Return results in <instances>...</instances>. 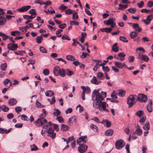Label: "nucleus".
Here are the masks:
<instances>
[{"mask_svg": "<svg viewBox=\"0 0 153 153\" xmlns=\"http://www.w3.org/2000/svg\"><path fill=\"white\" fill-rule=\"evenodd\" d=\"M99 89L94 90L92 94V100L93 101V106L95 107L94 102H95V105L97 108H98L101 111H105L109 112L108 110L106 108V103L105 102H102L104 98L106 96V93L102 91L101 93L99 92Z\"/></svg>", "mask_w": 153, "mask_h": 153, "instance_id": "f257e3e1", "label": "nucleus"}, {"mask_svg": "<svg viewBox=\"0 0 153 153\" xmlns=\"http://www.w3.org/2000/svg\"><path fill=\"white\" fill-rule=\"evenodd\" d=\"M48 124L50 126L45 132L48 133L47 136L51 138L52 139H54L56 136V133H54V130L52 127L53 123L51 122H48Z\"/></svg>", "mask_w": 153, "mask_h": 153, "instance_id": "f03ea898", "label": "nucleus"}, {"mask_svg": "<svg viewBox=\"0 0 153 153\" xmlns=\"http://www.w3.org/2000/svg\"><path fill=\"white\" fill-rule=\"evenodd\" d=\"M137 96L135 94L130 95L128 98L127 103L129 105L128 107L132 106L137 101Z\"/></svg>", "mask_w": 153, "mask_h": 153, "instance_id": "7ed1b4c3", "label": "nucleus"}, {"mask_svg": "<svg viewBox=\"0 0 153 153\" xmlns=\"http://www.w3.org/2000/svg\"><path fill=\"white\" fill-rule=\"evenodd\" d=\"M147 96L143 94H139L137 97V101L141 102H146L147 100Z\"/></svg>", "mask_w": 153, "mask_h": 153, "instance_id": "20e7f679", "label": "nucleus"}, {"mask_svg": "<svg viewBox=\"0 0 153 153\" xmlns=\"http://www.w3.org/2000/svg\"><path fill=\"white\" fill-rule=\"evenodd\" d=\"M125 143L124 141L120 139L116 141L115 145V147L117 149H120L123 148L125 146Z\"/></svg>", "mask_w": 153, "mask_h": 153, "instance_id": "39448f33", "label": "nucleus"}, {"mask_svg": "<svg viewBox=\"0 0 153 153\" xmlns=\"http://www.w3.org/2000/svg\"><path fill=\"white\" fill-rule=\"evenodd\" d=\"M87 141V136L85 135L78 138L77 140V143L79 145H81L85 144Z\"/></svg>", "mask_w": 153, "mask_h": 153, "instance_id": "423d86ee", "label": "nucleus"}, {"mask_svg": "<svg viewBox=\"0 0 153 153\" xmlns=\"http://www.w3.org/2000/svg\"><path fill=\"white\" fill-rule=\"evenodd\" d=\"M7 48L10 50L14 51L17 50L18 47L17 44L14 43H10L7 45Z\"/></svg>", "mask_w": 153, "mask_h": 153, "instance_id": "0eeeda50", "label": "nucleus"}, {"mask_svg": "<svg viewBox=\"0 0 153 153\" xmlns=\"http://www.w3.org/2000/svg\"><path fill=\"white\" fill-rule=\"evenodd\" d=\"M88 146L85 144H82L81 145H79L78 147V150L81 153H83L85 152L87 150Z\"/></svg>", "mask_w": 153, "mask_h": 153, "instance_id": "6e6552de", "label": "nucleus"}, {"mask_svg": "<svg viewBox=\"0 0 153 153\" xmlns=\"http://www.w3.org/2000/svg\"><path fill=\"white\" fill-rule=\"evenodd\" d=\"M31 6L30 5L25 6L17 9V11L21 12H25L30 9Z\"/></svg>", "mask_w": 153, "mask_h": 153, "instance_id": "1a4fd4ad", "label": "nucleus"}, {"mask_svg": "<svg viewBox=\"0 0 153 153\" xmlns=\"http://www.w3.org/2000/svg\"><path fill=\"white\" fill-rule=\"evenodd\" d=\"M153 19V15H148L146 19H143L142 21L143 22L146 24L149 25L150 24L151 22Z\"/></svg>", "mask_w": 153, "mask_h": 153, "instance_id": "9d476101", "label": "nucleus"}, {"mask_svg": "<svg viewBox=\"0 0 153 153\" xmlns=\"http://www.w3.org/2000/svg\"><path fill=\"white\" fill-rule=\"evenodd\" d=\"M138 58L141 59L146 62H148L149 60V57L147 56L141 54L140 53L138 54Z\"/></svg>", "mask_w": 153, "mask_h": 153, "instance_id": "9b49d317", "label": "nucleus"}, {"mask_svg": "<svg viewBox=\"0 0 153 153\" xmlns=\"http://www.w3.org/2000/svg\"><path fill=\"white\" fill-rule=\"evenodd\" d=\"M100 123L103 124L105 126L108 128L110 127L111 125V122L107 120H103Z\"/></svg>", "mask_w": 153, "mask_h": 153, "instance_id": "f8f14e48", "label": "nucleus"}, {"mask_svg": "<svg viewBox=\"0 0 153 153\" xmlns=\"http://www.w3.org/2000/svg\"><path fill=\"white\" fill-rule=\"evenodd\" d=\"M34 123L36 126L38 127L41 126L43 124V119H38Z\"/></svg>", "mask_w": 153, "mask_h": 153, "instance_id": "ddd939ff", "label": "nucleus"}, {"mask_svg": "<svg viewBox=\"0 0 153 153\" xmlns=\"http://www.w3.org/2000/svg\"><path fill=\"white\" fill-rule=\"evenodd\" d=\"M116 20V19L115 18H110L107 21H104V23L105 24L109 25L114 23V21Z\"/></svg>", "mask_w": 153, "mask_h": 153, "instance_id": "4468645a", "label": "nucleus"}, {"mask_svg": "<svg viewBox=\"0 0 153 153\" xmlns=\"http://www.w3.org/2000/svg\"><path fill=\"white\" fill-rule=\"evenodd\" d=\"M60 69L59 66H56L55 67L53 72L55 75L58 76L59 74Z\"/></svg>", "mask_w": 153, "mask_h": 153, "instance_id": "2eb2a0df", "label": "nucleus"}, {"mask_svg": "<svg viewBox=\"0 0 153 153\" xmlns=\"http://www.w3.org/2000/svg\"><path fill=\"white\" fill-rule=\"evenodd\" d=\"M135 132L137 134L138 136L141 135L143 133V131L140 128L139 125H137L135 130Z\"/></svg>", "mask_w": 153, "mask_h": 153, "instance_id": "dca6fc26", "label": "nucleus"}, {"mask_svg": "<svg viewBox=\"0 0 153 153\" xmlns=\"http://www.w3.org/2000/svg\"><path fill=\"white\" fill-rule=\"evenodd\" d=\"M114 133V130L112 129H109L107 130L105 132V135L107 136H111Z\"/></svg>", "mask_w": 153, "mask_h": 153, "instance_id": "f3484780", "label": "nucleus"}, {"mask_svg": "<svg viewBox=\"0 0 153 153\" xmlns=\"http://www.w3.org/2000/svg\"><path fill=\"white\" fill-rule=\"evenodd\" d=\"M91 82L94 84L98 85L101 82L100 81H98L95 76H93L92 79L91 80Z\"/></svg>", "mask_w": 153, "mask_h": 153, "instance_id": "a211bd4d", "label": "nucleus"}, {"mask_svg": "<svg viewBox=\"0 0 153 153\" xmlns=\"http://www.w3.org/2000/svg\"><path fill=\"white\" fill-rule=\"evenodd\" d=\"M17 103V101L16 99L14 98L10 99L8 101V104L10 105H15Z\"/></svg>", "mask_w": 153, "mask_h": 153, "instance_id": "6ab92c4d", "label": "nucleus"}, {"mask_svg": "<svg viewBox=\"0 0 153 153\" xmlns=\"http://www.w3.org/2000/svg\"><path fill=\"white\" fill-rule=\"evenodd\" d=\"M81 88L83 90V91L86 94H89L91 92V89L88 87L87 86L85 87L84 86H82Z\"/></svg>", "mask_w": 153, "mask_h": 153, "instance_id": "aec40b11", "label": "nucleus"}, {"mask_svg": "<svg viewBox=\"0 0 153 153\" xmlns=\"http://www.w3.org/2000/svg\"><path fill=\"white\" fill-rule=\"evenodd\" d=\"M90 127L95 132L98 131L99 129L98 127L93 124L92 123L91 124Z\"/></svg>", "mask_w": 153, "mask_h": 153, "instance_id": "412c9836", "label": "nucleus"}, {"mask_svg": "<svg viewBox=\"0 0 153 153\" xmlns=\"http://www.w3.org/2000/svg\"><path fill=\"white\" fill-rule=\"evenodd\" d=\"M118 56L119 57V60L121 61H123L125 59V57L126 56V54L123 52H122L119 53L118 54Z\"/></svg>", "mask_w": 153, "mask_h": 153, "instance_id": "4be33fe9", "label": "nucleus"}, {"mask_svg": "<svg viewBox=\"0 0 153 153\" xmlns=\"http://www.w3.org/2000/svg\"><path fill=\"white\" fill-rule=\"evenodd\" d=\"M70 127L66 125L62 124L61 125V129L62 131H67L69 129Z\"/></svg>", "mask_w": 153, "mask_h": 153, "instance_id": "5701e85b", "label": "nucleus"}, {"mask_svg": "<svg viewBox=\"0 0 153 153\" xmlns=\"http://www.w3.org/2000/svg\"><path fill=\"white\" fill-rule=\"evenodd\" d=\"M118 44L117 43H115L112 47V50L115 52H117L119 51V48L117 46Z\"/></svg>", "mask_w": 153, "mask_h": 153, "instance_id": "b1692460", "label": "nucleus"}, {"mask_svg": "<svg viewBox=\"0 0 153 153\" xmlns=\"http://www.w3.org/2000/svg\"><path fill=\"white\" fill-rule=\"evenodd\" d=\"M150 128V123L148 122H146L143 126V129L146 131H148Z\"/></svg>", "mask_w": 153, "mask_h": 153, "instance_id": "393cba45", "label": "nucleus"}, {"mask_svg": "<svg viewBox=\"0 0 153 153\" xmlns=\"http://www.w3.org/2000/svg\"><path fill=\"white\" fill-rule=\"evenodd\" d=\"M6 21V19L5 18L2 16H0V25H4Z\"/></svg>", "mask_w": 153, "mask_h": 153, "instance_id": "a878e982", "label": "nucleus"}, {"mask_svg": "<svg viewBox=\"0 0 153 153\" xmlns=\"http://www.w3.org/2000/svg\"><path fill=\"white\" fill-rule=\"evenodd\" d=\"M29 13L31 14V16H33V17H34V18L36 17L37 15L36 11L34 9H33L30 10L29 11Z\"/></svg>", "mask_w": 153, "mask_h": 153, "instance_id": "bb28decb", "label": "nucleus"}, {"mask_svg": "<svg viewBox=\"0 0 153 153\" xmlns=\"http://www.w3.org/2000/svg\"><path fill=\"white\" fill-rule=\"evenodd\" d=\"M43 38L42 36H38L36 39L35 41L38 44H41Z\"/></svg>", "mask_w": 153, "mask_h": 153, "instance_id": "cd10ccee", "label": "nucleus"}, {"mask_svg": "<svg viewBox=\"0 0 153 153\" xmlns=\"http://www.w3.org/2000/svg\"><path fill=\"white\" fill-rule=\"evenodd\" d=\"M138 35V34L135 31L131 32L130 33V36L131 39H134Z\"/></svg>", "mask_w": 153, "mask_h": 153, "instance_id": "c85d7f7f", "label": "nucleus"}, {"mask_svg": "<svg viewBox=\"0 0 153 153\" xmlns=\"http://www.w3.org/2000/svg\"><path fill=\"white\" fill-rule=\"evenodd\" d=\"M45 93V95L47 97L52 96L54 94L53 92L51 90L46 91Z\"/></svg>", "mask_w": 153, "mask_h": 153, "instance_id": "c756f323", "label": "nucleus"}, {"mask_svg": "<svg viewBox=\"0 0 153 153\" xmlns=\"http://www.w3.org/2000/svg\"><path fill=\"white\" fill-rule=\"evenodd\" d=\"M0 36L2 37V39L4 40H5L7 38H9V36L6 35L5 34L1 32H0Z\"/></svg>", "mask_w": 153, "mask_h": 153, "instance_id": "7c9ffc66", "label": "nucleus"}, {"mask_svg": "<svg viewBox=\"0 0 153 153\" xmlns=\"http://www.w3.org/2000/svg\"><path fill=\"white\" fill-rule=\"evenodd\" d=\"M7 65V64L6 63L1 64L0 66V69L3 71H5L6 69Z\"/></svg>", "mask_w": 153, "mask_h": 153, "instance_id": "2f4dec72", "label": "nucleus"}, {"mask_svg": "<svg viewBox=\"0 0 153 153\" xmlns=\"http://www.w3.org/2000/svg\"><path fill=\"white\" fill-rule=\"evenodd\" d=\"M97 76L98 79L101 80H103L104 78L103 74L102 72L98 73Z\"/></svg>", "mask_w": 153, "mask_h": 153, "instance_id": "473e14b6", "label": "nucleus"}, {"mask_svg": "<svg viewBox=\"0 0 153 153\" xmlns=\"http://www.w3.org/2000/svg\"><path fill=\"white\" fill-rule=\"evenodd\" d=\"M66 59L71 61H74L75 60V57L71 55H67L66 56Z\"/></svg>", "mask_w": 153, "mask_h": 153, "instance_id": "72a5a7b5", "label": "nucleus"}, {"mask_svg": "<svg viewBox=\"0 0 153 153\" xmlns=\"http://www.w3.org/2000/svg\"><path fill=\"white\" fill-rule=\"evenodd\" d=\"M59 72V75H60V76L62 77L65 76L66 74V71H65L64 69H60V71Z\"/></svg>", "mask_w": 153, "mask_h": 153, "instance_id": "f704fd0d", "label": "nucleus"}, {"mask_svg": "<svg viewBox=\"0 0 153 153\" xmlns=\"http://www.w3.org/2000/svg\"><path fill=\"white\" fill-rule=\"evenodd\" d=\"M114 65L118 68H122V63L121 62H115Z\"/></svg>", "mask_w": 153, "mask_h": 153, "instance_id": "c9c22d12", "label": "nucleus"}, {"mask_svg": "<svg viewBox=\"0 0 153 153\" xmlns=\"http://www.w3.org/2000/svg\"><path fill=\"white\" fill-rule=\"evenodd\" d=\"M152 104V101H151L150 104H149L147 105V109L148 111L150 113L152 112L153 111V109L152 107V106L151 105Z\"/></svg>", "mask_w": 153, "mask_h": 153, "instance_id": "e433bc0d", "label": "nucleus"}, {"mask_svg": "<svg viewBox=\"0 0 153 153\" xmlns=\"http://www.w3.org/2000/svg\"><path fill=\"white\" fill-rule=\"evenodd\" d=\"M136 115L139 117H141L144 115V112L142 110H139L137 111Z\"/></svg>", "mask_w": 153, "mask_h": 153, "instance_id": "4c0bfd02", "label": "nucleus"}, {"mask_svg": "<svg viewBox=\"0 0 153 153\" xmlns=\"http://www.w3.org/2000/svg\"><path fill=\"white\" fill-rule=\"evenodd\" d=\"M119 5L120 7L118 8V9L120 10H122L123 9L127 8L128 7V5L127 4L123 5L120 4Z\"/></svg>", "mask_w": 153, "mask_h": 153, "instance_id": "58836bf2", "label": "nucleus"}, {"mask_svg": "<svg viewBox=\"0 0 153 153\" xmlns=\"http://www.w3.org/2000/svg\"><path fill=\"white\" fill-rule=\"evenodd\" d=\"M54 111H55L53 112V114L55 116H58L59 115L61 114L60 111L58 109H54Z\"/></svg>", "mask_w": 153, "mask_h": 153, "instance_id": "ea45409f", "label": "nucleus"}, {"mask_svg": "<svg viewBox=\"0 0 153 153\" xmlns=\"http://www.w3.org/2000/svg\"><path fill=\"white\" fill-rule=\"evenodd\" d=\"M66 71V73L67 75L68 76H70L74 74V73L73 71H71L69 69H67Z\"/></svg>", "mask_w": 153, "mask_h": 153, "instance_id": "a19ab883", "label": "nucleus"}, {"mask_svg": "<svg viewBox=\"0 0 153 153\" xmlns=\"http://www.w3.org/2000/svg\"><path fill=\"white\" fill-rule=\"evenodd\" d=\"M118 95L121 97H122L125 96V91L123 90L120 91L118 92Z\"/></svg>", "mask_w": 153, "mask_h": 153, "instance_id": "79ce46f5", "label": "nucleus"}, {"mask_svg": "<svg viewBox=\"0 0 153 153\" xmlns=\"http://www.w3.org/2000/svg\"><path fill=\"white\" fill-rule=\"evenodd\" d=\"M102 70L104 72H108L110 71L109 68L107 66L102 67Z\"/></svg>", "mask_w": 153, "mask_h": 153, "instance_id": "37998d69", "label": "nucleus"}, {"mask_svg": "<svg viewBox=\"0 0 153 153\" xmlns=\"http://www.w3.org/2000/svg\"><path fill=\"white\" fill-rule=\"evenodd\" d=\"M62 39L63 40H67L68 41L71 40L70 38L69 37L66 35H63L62 37Z\"/></svg>", "mask_w": 153, "mask_h": 153, "instance_id": "c03bdc74", "label": "nucleus"}, {"mask_svg": "<svg viewBox=\"0 0 153 153\" xmlns=\"http://www.w3.org/2000/svg\"><path fill=\"white\" fill-rule=\"evenodd\" d=\"M128 10L131 13H134L136 11V9L134 8L131 7Z\"/></svg>", "mask_w": 153, "mask_h": 153, "instance_id": "a18cd8bd", "label": "nucleus"}, {"mask_svg": "<svg viewBox=\"0 0 153 153\" xmlns=\"http://www.w3.org/2000/svg\"><path fill=\"white\" fill-rule=\"evenodd\" d=\"M78 18V16L77 12L75 13L72 16V19L73 20H77Z\"/></svg>", "mask_w": 153, "mask_h": 153, "instance_id": "49530a36", "label": "nucleus"}, {"mask_svg": "<svg viewBox=\"0 0 153 153\" xmlns=\"http://www.w3.org/2000/svg\"><path fill=\"white\" fill-rule=\"evenodd\" d=\"M9 108L6 105H2V110H3V111L7 112L9 111Z\"/></svg>", "mask_w": 153, "mask_h": 153, "instance_id": "de8ad7c7", "label": "nucleus"}, {"mask_svg": "<svg viewBox=\"0 0 153 153\" xmlns=\"http://www.w3.org/2000/svg\"><path fill=\"white\" fill-rule=\"evenodd\" d=\"M19 116L21 117H22V118H21L22 120H28V117L25 114H22L19 116Z\"/></svg>", "mask_w": 153, "mask_h": 153, "instance_id": "09e8293b", "label": "nucleus"}, {"mask_svg": "<svg viewBox=\"0 0 153 153\" xmlns=\"http://www.w3.org/2000/svg\"><path fill=\"white\" fill-rule=\"evenodd\" d=\"M20 33V32L19 31H15L12 32L11 33V34L12 36H16L17 35H19Z\"/></svg>", "mask_w": 153, "mask_h": 153, "instance_id": "8fccbe9b", "label": "nucleus"}, {"mask_svg": "<svg viewBox=\"0 0 153 153\" xmlns=\"http://www.w3.org/2000/svg\"><path fill=\"white\" fill-rule=\"evenodd\" d=\"M147 6L149 7H153V1H149L147 4Z\"/></svg>", "mask_w": 153, "mask_h": 153, "instance_id": "3c124183", "label": "nucleus"}, {"mask_svg": "<svg viewBox=\"0 0 153 153\" xmlns=\"http://www.w3.org/2000/svg\"><path fill=\"white\" fill-rule=\"evenodd\" d=\"M120 39L124 42H128V41L126 39V38L123 36H120L119 38Z\"/></svg>", "mask_w": 153, "mask_h": 153, "instance_id": "603ef678", "label": "nucleus"}, {"mask_svg": "<svg viewBox=\"0 0 153 153\" xmlns=\"http://www.w3.org/2000/svg\"><path fill=\"white\" fill-rule=\"evenodd\" d=\"M144 2L143 1H141L137 4V5L139 8H142L144 6Z\"/></svg>", "mask_w": 153, "mask_h": 153, "instance_id": "864d4df0", "label": "nucleus"}, {"mask_svg": "<svg viewBox=\"0 0 153 153\" xmlns=\"http://www.w3.org/2000/svg\"><path fill=\"white\" fill-rule=\"evenodd\" d=\"M43 74L45 75H47L49 74V71L48 69H45L43 71Z\"/></svg>", "mask_w": 153, "mask_h": 153, "instance_id": "5fc2aeb1", "label": "nucleus"}, {"mask_svg": "<svg viewBox=\"0 0 153 153\" xmlns=\"http://www.w3.org/2000/svg\"><path fill=\"white\" fill-rule=\"evenodd\" d=\"M65 13L67 15H70L72 13V11L70 9H68L65 10Z\"/></svg>", "mask_w": 153, "mask_h": 153, "instance_id": "6e6d98bb", "label": "nucleus"}, {"mask_svg": "<svg viewBox=\"0 0 153 153\" xmlns=\"http://www.w3.org/2000/svg\"><path fill=\"white\" fill-rule=\"evenodd\" d=\"M15 110L17 113H19L22 111V109L20 107H16L15 108Z\"/></svg>", "mask_w": 153, "mask_h": 153, "instance_id": "4d7b16f0", "label": "nucleus"}, {"mask_svg": "<svg viewBox=\"0 0 153 153\" xmlns=\"http://www.w3.org/2000/svg\"><path fill=\"white\" fill-rule=\"evenodd\" d=\"M7 117L8 119H12L14 117V115L12 113H10L7 115Z\"/></svg>", "mask_w": 153, "mask_h": 153, "instance_id": "13d9d810", "label": "nucleus"}, {"mask_svg": "<svg viewBox=\"0 0 153 153\" xmlns=\"http://www.w3.org/2000/svg\"><path fill=\"white\" fill-rule=\"evenodd\" d=\"M28 61L29 62H31L30 63H28L27 64V65H28V66L30 64H31L32 65H33V64H35V59H30Z\"/></svg>", "mask_w": 153, "mask_h": 153, "instance_id": "bf43d9fd", "label": "nucleus"}, {"mask_svg": "<svg viewBox=\"0 0 153 153\" xmlns=\"http://www.w3.org/2000/svg\"><path fill=\"white\" fill-rule=\"evenodd\" d=\"M57 119L58 121L60 123H63L64 122V120L62 117L61 116H59L57 117Z\"/></svg>", "mask_w": 153, "mask_h": 153, "instance_id": "052dcab7", "label": "nucleus"}, {"mask_svg": "<svg viewBox=\"0 0 153 153\" xmlns=\"http://www.w3.org/2000/svg\"><path fill=\"white\" fill-rule=\"evenodd\" d=\"M58 26L59 28L62 29H63L66 27V25L65 23H63L59 25Z\"/></svg>", "mask_w": 153, "mask_h": 153, "instance_id": "680f3d73", "label": "nucleus"}, {"mask_svg": "<svg viewBox=\"0 0 153 153\" xmlns=\"http://www.w3.org/2000/svg\"><path fill=\"white\" fill-rule=\"evenodd\" d=\"M67 7L65 6L63 4H62L59 7V9H61L62 10H65L67 8Z\"/></svg>", "mask_w": 153, "mask_h": 153, "instance_id": "e2e57ef3", "label": "nucleus"}, {"mask_svg": "<svg viewBox=\"0 0 153 153\" xmlns=\"http://www.w3.org/2000/svg\"><path fill=\"white\" fill-rule=\"evenodd\" d=\"M74 138L73 136L69 137L68 138V140L66 141V144H68L70 142L74 140Z\"/></svg>", "mask_w": 153, "mask_h": 153, "instance_id": "0e129e2a", "label": "nucleus"}, {"mask_svg": "<svg viewBox=\"0 0 153 153\" xmlns=\"http://www.w3.org/2000/svg\"><path fill=\"white\" fill-rule=\"evenodd\" d=\"M43 1L42 0H35L34 3L36 4H39L40 5H43Z\"/></svg>", "mask_w": 153, "mask_h": 153, "instance_id": "69168bd1", "label": "nucleus"}, {"mask_svg": "<svg viewBox=\"0 0 153 153\" xmlns=\"http://www.w3.org/2000/svg\"><path fill=\"white\" fill-rule=\"evenodd\" d=\"M39 50L42 53H47L45 49L43 47H40L39 48Z\"/></svg>", "mask_w": 153, "mask_h": 153, "instance_id": "338daca9", "label": "nucleus"}, {"mask_svg": "<svg viewBox=\"0 0 153 153\" xmlns=\"http://www.w3.org/2000/svg\"><path fill=\"white\" fill-rule=\"evenodd\" d=\"M105 29V32L107 33H110L112 30V29L110 28L106 27Z\"/></svg>", "mask_w": 153, "mask_h": 153, "instance_id": "774afa93", "label": "nucleus"}]
</instances>
